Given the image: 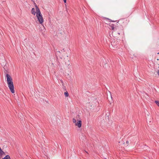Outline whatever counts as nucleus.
<instances>
[{"mask_svg": "<svg viewBox=\"0 0 159 159\" xmlns=\"http://www.w3.org/2000/svg\"><path fill=\"white\" fill-rule=\"evenodd\" d=\"M6 77L9 88L11 93H15V90L12 79L8 74H6Z\"/></svg>", "mask_w": 159, "mask_h": 159, "instance_id": "1", "label": "nucleus"}, {"mask_svg": "<svg viewBox=\"0 0 159 159\" xmlns=\"http://www.w3.org/2000/svg\"><path fill=\"white\" fill-rule=\"evenodd\" d=\"M114 31L116 32L117 34L120 35V34L124 33L123 27L121 26H120L118 24H116L115 27V30Z\"/></svg>", "mask_w": 159, "mask_h": 159, "instance_id": "2", "label": "nucleus"}, {"mask_svg": "<svg viewBox=\"0 0 159 159\" xmlns=\"http://www.w3.org/2000/svg\"><path fill=\"white\" fill-rule=\"evenodd\" d=\"M128 21L125 19L122 18L120 19L116 23L120 26H121L123 27L126 26L128 24Z\"/></svg>", "mask_w": 159, "mask_h": 159, "instance_id": "3", "label": "nucleus"}, {"mask_svg": "<svg viewBox=\"0 0 159 159\" xmlns=\"http://www.w3.org/2000/svg\"><path fill=\"white\" fill-rule=\"evenodd\" d=\"M79 117L80 116L77 115L76 117L77 122H76V120L75 118H73V123L75 124V125L77 126L79 128H80L82 126V121L80 120H78V118H79Z\"/></svg>", "mask_w": 159, "mask_h": 159, "instance_id": "4", "label": "nucleus"}, {"mask_svg": "<svg viewBox=\"0 0 159 159\" xmlns=\"http://www.w3.org/2000/svg\"><path fill=\"white\" fill-rule=\"evenodd\" d=\"M89 103L92 104L93 106H96L95 104L97 102V98L96 97H92L89 99Z\"/></svg>", "mask_w": 159, "mask_h": 159, "instance_id": "5", "label": "nucleus"}, {"mask_svg": "<svg viewBox=\"0 0 159 159\" xmlns=\"http://www.w3.org/2000/svg\"><path fill=\"white\" fill-rule=\"evenodd\" d=\"M37 19L39 23L42 24L43 22V19L42 15L36 16Z\"/></svg>", "mask_w": 159, "mask_h": 159, "instance_id": "6", "label": "nucleus"}, {"mask_svg": "<svg viewBox=\"0 0 159 159\" xmlns=\"http://www.w3.org/2000/svg\"><path fill=\"white\" fill-rule=\"evenodd\" d=\"M35 7L36 10V16H39V15H42L39 8L37 6V5H36L35 6Z\"/></svg>", "mask_w": 159, "mask_h": 159, "instance_id": "7", "label": "nucleus"}, {"mask_svg": "<svg viewBox=\"0 0 159 159\" xmlns=\"http://www.w3.org/2000/svg\"><path fill=\"white\" fill-rule=\"evenodd\" d=\"M35 7L36 10V16H39V15H42L39 8L37 6V5H36L35 6Z\"/></svg>", "mask_w": 159, "mask_h": 159, "instance_id": "8", "label": "nucleus"}, {"mask_svg": "<svg viewBox=\"0 0 159 159\" xmlns=\"http://www.w3.org/2000/svg\"><path fill=\"white\" fill-rule=\"evenodd\" d=\"M114 41L111 42V44L113 46H117L119 44V42L117 40H114Z\"/></svg>", "mask_w": 159, "mask_h": 159, "instance_id": "9", "label": "nucleus"}, {"mask_svg": "<svg viewBox=\"0 0 159 159\" xmlns=\"http://www.w3.org/2000/svg\"><path fill=\"white\" fill-rule=\"evenodd\" d=\"M109 24L110 26L111 27V29L114 31L115 30V27L116 25H115L114 24H111V23H110Z\"/></svg>", "mask_w": 159, "mask_h": 159, "instance_id": "10", "label": "nucleus"}, {"mask_svg": "<svg viewBox=\"0 0 159 159\" xmlns=\"http://www.w3.org/2000/svg\"><path fill=\"white\" fill-rule=\"evenodd\" d=\"M31 13L32 14L34 15H35L36 12L35 11V9L34 8H33L32 9Z\"/></svg>", "mask_w": 159, "mask_h": 159, "instance_id": "11", "label": "nucleus"}, {"mask_svg": "<svg viewBox=\"0 0 159 159\" xmlns=\"http://www.w3.org/2000/svg\"><path fill=\"white\" fill-rule=\"evenodd\" d=\"M4 152L0 148V156H2L3 154H4Z\"/></svg>", "mask_w": 159, "mask_h": 159, "instance_id": "12", "label": "nucleus"}, {"mask_svg": "<svg viewBox=\"0 0 159 159\" xmlns=\"http://www.w3.org/2000/svg\"><path fill=\"white\" fill-rule=\"evenodd\" d=\"M2 159H11L9 155H6L4 158H2Z\"/></svg>", "mask_w": 159, "mask_h": 159, "instance_id": "13", "label": "nucleus"}, {"mask_svg": "<svg viewBox=\"0 0 159 159\" xmlns=\"http://www.w3.org/2000/svg\"><path fill=\"white\" fill-rule=\"evenodd\" d=\"M64 95L66 97H67L69 96V93L68 92L66 91V92L64 93Z\"/></svg>", "mask_w": 159, "mask_h": 159, "instance_id": "14", "label": "nucleus"}, {"mask_svg": "<svg viewBox=\"0 0 159 159\" xmlns=\"http://www.w3.org/2000/svg\"><path fill=\"white\" fill-rule=\"evenodd\" d=\"M107 19H108V20H109V21L110 22H116V21H117V20H111V19H109L107 18Z\"/></svg>", "mask_w": 159, "mask_h": 159, "instance_id": "15", "label": "nucleus"}, {"mask_svg": "<svg viewBox=\"0 0 159 159\" xmlns=\"http://www.w3.org/2000/svg\"><path fill=\"white\" fill-rule=\"evenodd\" d=\"M56 54V55L60 56V54H61V52L59 51H57Z\"/></svg>", "mask_w": 159, "mask_h": 159, "instance_id": "16", "label": "nucleus"}, {"mask_svg": "<svg viewBox=\"0 0 159 159\" xmlns=\"http://www.w3.org/2000/svg\"><path fill=\"white\" fill-rule=\"evenodd\" d=\"M155 102L157 104V105L159 107V101H155Z\"/></svg>", "mask_w": 159, "mask_h": 159, "instance_id": "17", "label": "nucleus"}, {"mask_svg": "<svg viewBox=\"0 0 159 159\" xmlns=\"http://www.w3.org/2000/svg\"><path fill=\"white\" fill-rule=\"evenodd\" d=\"M64 2L65 3H66V0H63Z\"/></svg>", "mask_w": 159, "mask_h": 159, "instance_id": "18", "label": "nucleus"}, {"mask_svg": "<svg viewBox=\"0 0 159 159\" xmlns=\"http://www.w3.org/2000/svg\"><path fill=\"white\" fill-rule=\"evenodd\" d=\"M157 73L159 75V70H158V71L157 72Z\"/></svg>", "mask_w": 159, "mask_h": 159, "instance_id": "19", "label": "nucleus"}, {"mask_svg": "<svg viewBox=\"0 0 159 159\" xmlns=\"http://www.w3.org/2000/svg\"><path fill=\"white\" fill-rule=\"evenodd\" d=\"M126 143H127V144H128L129 143V141H126Z\"/></svg>", "mask_w": 159, "mask_h": 159, "instance_id": "20", "label": "nucleus"}, {"mask_svg": "<svg viewBox=\"0 0 159 159\" xmlns=\"http://www.w3.org/2000/svg\"><path fill=\"white\" fill-rule=\"evenodd\" d=\"M148 114H149V113H148V115H147V116H149V115H148Z\"/></svg>", "mask_w": 159, "mask_h": 159, "instance_id": "21", "label": "nucleus"}, {"mask_svg": "<svg viewBox=\"0 0 159 159\" xmlns=\"http://www.w3.org/2000/svg\"><path fill=\"white\" fill-rule=\"evenodd\" d=\"M111 98H112V96H111Z\"/></svg>", "mask_w": 159, "mask_h": 159, "instance_id": "22", "label": "nucleus"}, {"mask_svg": "<svg viewBox=\"0 0 159 159\" xmlns=\"http://www.w3.org/2000/svg\"><path fill=\"white\" fill-rule=\"evenodd\" d=\"M159 54V52H158V53H157V54Z\"/></svg>", "mask_w": 159, "mask_h": 159, "instance_id": "23", "label": "nucleus"}, {"mask_svg": "<svg viewBox=\"0 0 159 159\" xmlns=\"http://www.w3.org/2000/svg\"><path fill=\"white\" fill-rule=\"evenodd\" d=\"M61 82H62V83H63V81H62Z\"/></svg>", "mask_w": 159, "mask_h": 159, "instance_id": "24", "label": "nucleus"}, {"mask_svg": "<svg viewBox=\"0 0 159 159\" xmlns=\"http://www.w3.org/2000/svg\"><path fill=\"white\" fill-rule=\"evenodd\" d=\"M157 60H158V59H157Z\"/></svg>", "mask_w": 159, "mask_h": 159, "instance_id": "25", "label": "nucleus"}, {"mask_svg": "<svg viewBox=\"0 0 159 159\" xmlns=\"http://www.w3.org/2000/svg\"><path fill=\"white\" fill-rule=\"evenodd\" d=\"M104 159H107L106 158H105Z\"/></svg>", "mask_w": 159, "mask_h": 159, "instance_id": "26", "label": "nucleus"}]
</instances>
